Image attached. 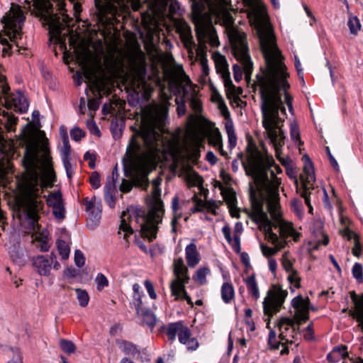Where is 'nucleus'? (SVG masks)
Masks as SVG:
<instances>
[{
	"label": "nucleus",
	"instance_id": "nucleus-37",
	"mask_svg": "<svg viewBox=\"0 0 363 363\" xmlns=\"http://www.w3.org/2000/svg\"><path fill=\"white\" fill-rule=\"evenodd\" d=\"M150 5L152 14L155 16H163L167 10L169 0H151Z\"/></svg>",
	"mask_w": 363,
	"mask_h": 363
},
{
	"label": "nucleus",
	"instance_id": "nucleus-12",
	"mask_svg": "<svg viewBox=\"0 0 363 363\" xmlns=\"http://www.w3.org/2000/svg\"><path fill=\"white\" fill-rule=\"evenodd\" d=\"M301 324L294 318H281L277 323L279 331V341L277 340L276 333L274 330H270L268 337L269 344L274 349H278L279 345L281 344L284 347L281 350V354H288L289 348L286 345H292L296 342Z\"/></svg>",
	"mask_w": 363,
	"mask_h": 363
},
{
	"label": "nucleus",
	"instance_id": "nucleus-33",
	"mask_svg": "<svg viewBox=\"0 0 363 363\" xmlns=\"http://www.w3.org/2000/svg\"><path fill=\"white\" fill-rule=\"evenodd\" d=\"M116 343L119 349L126 355L135 357L136 355H140V350L138 345H135L132 342L117 339Z\"/></svg>",
	"mask_w": 363,
	"mask_h": 363
},
{
	"label": "nucleus",
	"instance_id": "nucleus-51",
	"mask_svg": "<svg viewBox=\"0 0 363 363\" xmlns=\"http://www.w3.org/2000/svg\"><path fill=\"white\" fill-rule=\"evenodd\" d=\"M188 182L190 186L201 188L203 183V178L198 174H192L188 176Z\"/></svg>",
	"mask_w": 363,
	"mask_h": 363
},
{
	"label": "nucleus",
	"instance_id": "nucleus-36",
	"mask_svg": "<svg viewBox=\"0 0 363 363\" xmlns=\"http://www.w3.org/2000/svg\"><path fill=\"white\" fill-rule=\"evenodd\" d=\"M220 296L225 303H230L235 297V289L230 282H224L220 289Z\"/></svg>",
	"mask_w": 363,
	"mask_h": 363
},
{
	"label": "nucleus",
	"instance_id": "nucleus-19",
	"mask_svg": "<svg viewBox=\"0 0 363 363\" xmlns=\"http://www.w3.org/2000/svg\"><path fill=\"white\" fill-rule=\"evenodd\" d=\"M21 137L22 143L26 147L24 162L28 166H32L38 157L40 139L38 134L33 130H23Z\"/></svg>",
	"mask_w": 363,
	"mask_h": 363
},
{
	"label": "nucleus",
	"instance_id": "nucleus-46",
	"mask_svg": "<svg viewBox=\"0 0 363 363\" xmlns=\"http://www.w3.org/2000/svg\"><path fill=\"white\" fill-rule=\"evenodd\" d=\"M347 26L351 34L357 35L360 30L361 24L357 16H350L348 19Z\"/></svg>",
	"mask_w": 363,
	"mask_h": 363
},
{
	"label": "nucleus",
	"instance_id": "nucleus-61",
	"mask_svg": "<svg viewBox=\"0 0 363 363\" xmlns=\"http://www.w3.org/2000/svg\"><path fill=\"white\" fill-rule=\"evenodd\" d=\"M70 135L74 140L79 141L85 136V133L79 128H74L71 130Z\"/></svg>",
	"mask_w": 363,
	"mask_h": 363
},
{
	"label": "nucleus",
	"instance_id": "nucleus-16",
	"mask_svg": "<svg viewBox=\"0 0 363 363\" xmlns=\"http://www.w3.org/2000/svg\"><path fill=\"white\" fill-rule=\"evenodd\" d=\"M157 60L162 63L163 74L168 81L170 89L174 93H179L184 89L186 80H189L181 65H171L172 59H164L162 55L157 56Z\"/></svg>",
	"mask_w": 363,
	"mask_h": 363
},
{
	"label": "nucleus",
	"instance_id": "nucleus-42",
	"mask_svg": "<svg viewBox=\"0 0 363 363\" xmlns=\"http://www.w3.org/2000/svg\"><path fill=\"white\" fill-rule=\"evenodd\" d=\"M138 315L142 316L144 324H146L151 328H153L155 325L157 319L152 311L150 310L143 311L142 309Z\"/></svg>",
	"mask_w": 363,
	"mask_h": 363
},
{
	"label": "nucleus",
	"instance_id": "nucleus-57",
	"mask_svg": "<svg viewBox=\"0 0 363 363\" xmlns=\"http://www.w3.org/2000/svg\"><path fill=\"white\" fill-rule=\"evenodd\" d=\"M352 252L353 255L357 257H359L362 253V247L357 235H354V247L352 250Z\"/></svg>",
	"mask_w": 363,
	"mask_h": 363
},
{
	"label": "nucleus",
	"instance_id": "nucleus-26",
	"mask_svg": "<svg viewBox=\"0 0 363 363\" xmlns=\"http://www.w3.org/2000/svg\"><path fill=\"white\" fill-rule=\"evenodd\" d=\"M173 274L174 279L173 280L182 282H189L190 277L187 267L184 264L182 257H178L173 262Z\"/></svg>",
	"mask_w": 363,
	"mask_h": 363
},
{
	"label": "nucleus",
	"instance_id": "nucleus-60",
	"mask_svg": "<svg viewBox=\"0 0 363 363\" xmlns=\"http://www.w3.org/2000/svg\"><path fill=\"white\" fill-rule=\"evenodd\" d=\"M201 51L199 50L197 52V54L200 55V65L202 69V73L203 75H208V66L207 64V59L204 55H200Z\"/></svg>",
	"mask_w": 363,
	"mask_h": 363
},
{
	"label": "nucleus",
	"instance_id": "nucleus-11",
	"mask_svg": "<svg viewBox=\"0 0 363 363\" xmlns=\"http://www.w3.org/2000/svg\"><path fill=\"white\" fill-rule=\"evenodd\" d=\"M25 21V16L21 6L12 4L9 11L6 13L1 20L3 29L0 32V43L4 47L2 49V55H10V41L16 43V40L21 38L22 26Z\"/></svg>",
	"mask_w": 363,
	"mask_h": 363
},
{
	"label": "nucleus",
	"instance_id": "nucleus-55",
	"mask_svg": "<svg viewBox=\"0 0 363 363\" xmlns=\"http://www.w3.org/2000/svg\"><path fill=\"white\" fill-rule=\"evenodd\" d=\"M143 296V294L138 295V294L133 296L132 304L133 305L134 308H135V311H136V313L138 315L140 314V311L143 309V308H142V305H143L142 297Z\"/></svg>",
	"mask_w": 363,
	"mask_h": 363
},
{
	"label": "nucleus",
	"instance_id": "nucleus-15",
	"mask_svg": "<svg viewBox=\"0 0 363 363\" xmlns=\"http://www.w3.org/2000/svg\"><path fill=\"white\" fill-rule=\"evenodd\" d=\"M191 201L193 202L194 206L189 209L190 214L198 212H207L214 216L217 215L216 210L219 207V203L215 200L203 201L195 194L191 200L183 201L179 203L178 197L175 196L172 201V208L174 212V218L171 221L172 232H176L177 220L182 217V213H179L178 211L179 208L186 206Z\"/></svg>",
	"mask_w": 363,
	"mask_h": 363
},
{
	"label": "nucleus",
	"instance_id": "nucleus-9",
	"mask_svg": "<svg viewBox=\"0 0 363 363\" xmlns=\"http://www.w3.org/2000/svg\"><path fill=\"white\" fill-rule=\"evenodd\" d=\"M129 61L130 69L125 77V88L135 93L138 99L147 101L153 91V87L146 77L145 54L138 51L130 57Z\"/></svg>",
	"mask_w": 363,
	"mask_h": 363
},
{
	"label": "nucleus",
	"instance_id": "nucleus-30",
	"mask_svg": "<svg viewBox=\"0 0 363 363\" xmlns=\"http://www.w3.org/2000/svg\"><path fill=\"white\" fill-rule=\"evenodd\" d=\"M185 258L190 268L195 267L201 261V255L194 240L185 247Z\"/></svg>",
	"mask_w": 363,
	"mask_h": 363
},
{
	"label": "nucleus",
	"instance_id": "nucleus-22",
	"mask_svg": "<svg viewBox=\"0 0 363 363\" xmlns=\"http://www.w3.org/2000/svg\"><path fill=\"white\" fill-rule=\"evenodd\" d=\"M243 232V226L241 222H237L233 228V237L231 236L232 230L229 225L226 224L222 228V233L223 236L231 247L233 250L236 253H240L241 251L240 238Z\"/></svg>",
	"mask_w": 363,
	"mask_h": 363
},
{
	"label": "nucleus",
	"instance_id": "nucleus-14",
	"mask_svg": "<svg viewBox=\"0 0 363 363\" xmlns=\"http://www.w3.org/2000/svg\"><path fill=\"white\" fill-rule=\"evenodd\" d=\"M43 192V186L38 184V179L35 178L26 183L24 192L23 203L25 205L26 215L30 220V225L33 230L39 229L38 219L39 212L43 210V201L40 194Z\"/></svg>",
	"mask_w": 363,
	"mask_h": 363
},
{
	"label": "nucleus",
	"instance_id": "nucleus-44",
	"mask_svg": "<svg viewBox=\"0 0 363 363\" xmlns=\"http://www.w3.org/2000/svg\"><path fill=\"white\" fill-rule=\"evenodd\" d=\"M56 244L57 250L59 252V254L62 257V259H68L70 253V248L67 243L64 240H60L57 242Z\"/></svg>",
	"mask_w": 363,
	"mask_h": 363
},
{
	"label": "nucleus",
	"instance_id": "nucleus-27",
	"mask_svg": "<svg viewBox=\"0 0 363 363\" xmlns=\"http://www.w3.org/2000/svg\"><path fill=\"white\" fill-rule=\"evenodd\" d=\"M351 299L354 304V309L350 311V315L359 323V326L363 330V294L357 296L354 291L351 293Z\"/></svg>",
	"mask_w": 363,
	"mask_h": 363
},
{
	"label": "nucleus",
	"instance_id": "nucleus-41",
	"mask_svg": "<svg viewBox=\"0 0 363 363\" xmlns=\"http://www.w3.org/2000/svg\"><path fill=\"white\" fill-rule=\"evenodd\" d=\"M48 206L52 209L63 203L62 196L60 191L50 193L46 198Z\"/></svg>",
	"mask_w": 363,
	"mask_h": 363
},
{
	"label": "nucleus",
	"instance_id": "nucleus-17",
	"mask_svg": "<svg viewBox=\"0 0 363 363\" xmlns=\"http://www.w3.org/2000/svg\"><path fill=\"white\" fill-rule=\"evenodd\" d=\"M167 335L169 341L173 342L178 336L180 343L185 345L189 350H196L199 347V342L194 337H191L189 328L181 321L172 323L168 325Z\"/></svg>",
	"mask_w": 363,
	"mask_h": 363
},
{
	"label": "nucleus",
	"instance_id": "nucleus-8",
	"mask_svg": "<svg viewBox=\"0 0 363 363\" xmlns=\"http://www.w3.org/2000/svg\"><path fill=\"white\" fill-rule=\"evenodd\" d=\"M191 1V20L195 25L199 46L201 48L208 43L211 47H218L219 40L212 23V14L215 13L212 0Z\"/></svg>",
	"mask_w": 363,
	"mask_h": 363
},
{
	"label": "nucleus",
	"instance_id": "nucleus-56",
	"mask_svg": "<svg viewBox=\"0 0 363 363\" xmlns=\"http://www.w3.org/2000/svg\"><path fill=\"white\" fill-rule=\"evenodd\" d=\"M281 264H282L284 269L288 273L295 270L293 268V264H292L291 261L288 257L287 252H284V254L282 255Z\"/></svg>",
	"mask_w": 363,
	"mask_h": 363
},
{
	"label": "nucleus",
	"instance_id": "nucleus-64",
	"mask_svg": "<svg viewBox=\"0 0 363 363\" xmlns=\"http://www.w3.org/2000/svg\"><path fill=\"white\" fill-rule=\"evenodd\" d=\"M116 182L115 179L108 177L104 186V193H115Z\"/></svg>",
	"mask_w": 363,
	"mask_h": 363
},
{
	"label": "nucleus",
	"instance_id": "nucleus-49",
	"mask_svg": "<svg viewBox=\"0 0 363 363\" xmlns=\"http://www.w3.org/2000/svg\"><path fill=\"white\" fill-rule=\"evenodd\" d=\"M287 279L289 283L296 289H299L301 287V277H299L297 271L294 270L293 272L288 273Z\"/></svg>",
	"mask_w": 363,
	"mask_h": 363
},
{
	"label": "nucleus",
	"instance_id": "nucleus-47",
	"mask_svg": "<svg viewBox=\"0 0 363 363\" xmlns=\"http://www.w3.org/2000/svg\"><path fill=\"white\" fill-rule=\"evenodd\" d=\"M60 347L67 354H72L76 350V346L73 342L66 339H61L60 340Z\"/></svg>",
	"mask_w": 363,
	"mask_h": 363
},
{
	"label": "nucleus",
	"instance_id": "nucleus-31",
	"mask_svg": "<svg viewBox=\"0 0 363 363\" xmlns=\"http://www.w3.org/2000/svg\"><path fill=\"white\" fill-rule=\"evenodd\" d=\"M204 136L208 138V144L217 150L221 155L225 156L226 152L223 149L222 135L218 128L209 130L207 134L203 132Z\"/></svg>",
	"mask_w": 363,
	"mask_h": 363
},
{
	"label": "nucleus",
	"instance_id": "nucleus-45",
	"mask_svg": "<svg viewBox=\"0 0 363 363\" xmlns=\"http://www.w3.org/2000/svg\"><path fill=\"white\" fill-rule=\"evenodd\" d=\"M75 291L79 306L82 307H86L89 302V296L87 291L81 289H77Z\"/></svg>",
	"mask_w": 363,
	"mask_h": 363
},
{
	"label": "nucleus",
	"instance_id": "nucleus-23",
	"mask_svg": "<svg viewBox=\"0 0 363 363\" xmlns=\"http://www.w3.org/2000/svg\"><path fill=\"white\" fill-rule=\"evenodd\" d=\"M291 305L296 311L293 318L299 323H303L309 319L310 301L308 297L305 298L298 295L292 299Z\"/></svg>",
	"mask_w": 363,
	"mask_h": 363
},
{
	"label": "nucleus",
	"instance_id": "nucleus-43",
	"mask_svg": "<svg viewBox=\"0 0 363 363\" xmlns=\"http://www.w3.org/2000/svg\"><path fill=\"white\" fill-rule=\"evenodd\" d=\"M34 241L40 242L39 248L41 252H48L50 247L48 242L46 236H43L41 233L36 232L33 235Z\"/></svg>",
	"mask_w": 363,
	"mask_h": 363
},
{
	"label": "nucleus",
	"instance_id": "nucleus-54",
	"mask_svg": "<svg viewBox=\"0 0 363 363\" xmlns=\"http://www.w3.org/2000/svg\"><path fill=\"white\" fill-rule=\"evenodd\" d=\"M291 208L296 212V213L301 217L303 215V205L302 202L298 199H294L291 201Z\"/></svg>",
	"mask_w": 363,
	"mask_h": 363
},
{
	"label": "nucleus",
	"instance_id": "nucleus-39",
	"mask_svg": "<svg viewBox=\"0 0 363 363\" xmlns=\"http://www.w3.org/2000/svg\"><path fill=\"white\" fill-rule=\"evenodd\" d=\"M211 274V269L208 267H201L195 272L194 279L201 285L206 283V277Z\"/></svg>",
	"mask_w": 363,
	"mask_h": 363
},
{
	"label": "nucleus",
	"instance_id": "nucleus-7",
	"mask_svg": "<svg viewBox=\"0 0 363 363\" xmlns=\"http://www.w3.org/2000/svg\"><path fill=\"white\" fill-rule=\"evenodd\" d=\"M56 4L58 13H53V4L50 0H24L26 3L33 5L40 13V15L45 18L50 26V38H54L56 43L59 44L60 50L64 53V57L66 55L65 39L62 36V31L65 27H69L72 18L66 13L65 0H53Z\"/></svg>",
	"mask_w": 363,
	"mask_h": 363
},
{
	"label": "nucleus",
	"instance_id": "nucleus-52",
	"mask_svg": "<svg viewBox=\"0 0 363 363\" xmlns=\"http://www.w3.org/2000/svg\"><path fill=\"white\" fill-rule=\"evenodd\" d=\"M352 275L359 283L363 282L362 266L359 263H355L352 269Z\"/></svg>",
	"mask_w": 363,
	"mask_h": 363
},
{
	"label": "nucleus",
	"instance_id": "nucleus-18",
	"mask_svg": "<svg viewBox=\"0 0 363 363\" xmlns=\"http://www.w3.org/2000/svg\"><path fill=\"white\" fill-rule=\"evenodd\" d=\"M288 295V291L281 286L274 285L267 293L263 301V311L264 315L270 317L278 313Z\"/></svg>",
	"mask_w": 363,
	"mask_h": 363
},
{
	"label": "nucleus",
	"instance_id": "nucleus-5",
	"mask_svg": "<svg viewBox=\"0 0 363 363\" xmlns=\"http://www.w3.org/2000/svg\"><path fill=\"white\" fill-rule=\"evenodd\" d=\"M160 194L161 190L156 184L152 189V196L149 203L150 209L147 215H145L143 211L139 209L133 210L131 212L128 210V212L122 213L119 229L125 233L124 239L133 234V227H139L142 236L150 241L156 238L158 225L162 222L164 213Z\"/></svg>",
	"mask_w": 363,
	"mask_h": 363
},
{
	"label": "nucleus",
	"instance_id": "nucleus-2",
	"mask_svg": "<svg viewBox=\"0 0 363 363\" xmlns=\"http://www.w3.org/2000/svg\"><path fill=\"white\" fill-rule=\"evenodd\" d=\"M162 119L155 111H143L139 130L132 135L123 159L124 168L133 176L155 169L162 155Z\"/></svg>",
	"mask_w": 363,
	"mask_h": 363
},
{
	"label": "nucleus",
	"instance_id": "nucleus-38",
	"mask_svg": "<svg viewBox=\"0 0 363 363\" xmlns=\"http://www.w3.org/2000/svg\"><path fill=\"white\" fill-rule=\"evenodd\" d=\"M347 356V347L342 345L333 348L332 352L327 355V359L330 362H335L344 359Z\"/></svg>",
	"mask_w": 363,
	"mask_h": 363
},
{
	"label": "nucleus",
	"instance_id": "nucleus-28",
	"mask_svg": "<svg viewBox=\"0 0 363 363\" xmlns=\"http://www.w3.org/2000/svg\"><path fill=\"white\" fill-rule=\"evenodd\" d=\"M176 29L185 48H192L194 43L190 26L184 21H179L177 24Z\"/></svg>",
	"mask_w": 363,
	"mask_h": 363
},
{
	"label": "nucleus",
	"instance_id": "nucleus-3",
	"mask_svg": "<svg viewBox=\"0 0 363 363\" xmlns=\"http://www.w3.org/2000/svg\"><path fill=\"white\" fill-rule=\"evenodd\" d=\"M242 164L246 175L252 179L249 184L252 208H255V204L263 208V201H265L271 216L277 217L280 209L279 187L281 181L276 174L281 173V168L275 164L273 157L264 147L262 151L257 147L248 148L246 160H242Z\"/></svg>",
	"mask_w": 363,
	"mask_h": 363
},
{
	"label": "nucleus",
	"instance_id": "nucleus-10",
	"mask_svg": "<svg viewBox=\"0 0 363 363\" xmlns=\"http://www.w3.org/2000/svg\"><path fill=\"white\" fill-rule=\"evenodd\" d=\"M222 18L223 23L226 27L233 55L241 64L245 75V79L249 82L253 69V65L249 55L246 34L233 26V18L229 13L223 12L222 13Z\"/></svg>",
	"mask_w": 363,
	"mask_h": 363
},
{
	"label": "nucleus",
	"instance_id": "nucleus-13",
	"mask_svg": "<svg viewBox=\"0 0 363 363\" xmlns=\"http://www.w3.org/2000/svg\"><path fill=\"white\" fill-rule=\"evenodd\" d=\"M190 107L195 114L189 115L185 127L184 138L194 147V156L199 155V148L202 146L204 139L202 128L198 113L202 111V104L199 99L192 96L190 99Z\"/></svg>",
	"mask_w": 363,
	"mask_h": 363
},
{
	"label": "nucleus",
	"instance_id": "nucleus-40",
	"mask_svg": "<svg viewBox=\"0 0 363 363\" xmlns=\"http://www.w3.org/2000/svg\"><path fill=\"white\" fill-rule=\"evenodd\" d=\"M225 128L228 135L229 147L230 149H233L237 144V137L235 133L233 121H229L228 123H225Z\"/></svg>",
	"mask_w": 363,
	"mask_h": 363
},
{
	"label": "nucleus",
	"instance_id": "nucleus-58",
	"mask_svg": "<svg viewBox=\"0 0 363 363\" xmlns=\"http://www.w3.org/2000/svg\"><path fill=\"white\" fill-rule=\"evenodd\" d=\"M89 182L94 189H99L101 186L99 174L97 172H94L90 176Z\"/></svg>",
	"mask_w": 363,
	"mask_h": 363
},
{
	"label": "nucleus",
	"instance_id": "nucleus-21",
	"mask_svg": "<svg viewBox=\"0 0 363 363\" xmlns=\"http://www.w3.org/2000/svg\"><path fill=\"white\" fill-rule=\"evenodd\" d=\"M303 174V191L301 193V196L304 199L306 204L308 206L309 213H312L313 207L311 204L309 197L311 194V190L315 189L313 184L315 182V177L312 162L309 158H307V162L304 165Z\"/></svg>",
	"mask_w": 363,
	"mask_h": 363
},
{
	"label": "nucleus",
	"instance_id": "nucleus-59",
	"mask_svg": "<svg viewBox=\"0 0 363 363\" xmlns=\"http://www.w3.org/2000/svg\"><path fill=\"white\" fill-rule=\"evenodd\" d=\"M55 181V174L52 169L48 170L44 174L43 184L45 186H52Z\"/></svg>",
	"mask_w": 363,
	"mask_h": 363
},
{
	"label": "nucleus",
	"instance_id": "nucleus-20",
	"mask_svg": "<svg viewBox=\"0 0 363 363\" xmlns=\"http://www.w3.org/2000/svg\"><path fill=\"white\" fill-rule=\"evenodd\" d=\"M212 58L214 61L215 66L218 72L220 73L225 87L227 94L238 95L240 93L241 89L236 88L230 77L228 69V63L224 55L218 52H213Z\"/></svg>",
	"mask_w": 363,
	"mask_h": 363
},
{
	"label": "nucleus",
	"instance_id": "nucleus-34",
	"mask_svg": "<svg viewBox=\"0 0 363 363\" xmlns=\"http://www.w3.org/2000/svg\"><path fill=\"white\" fill-rule=\"evenodd\" d=\"M243 281L246 285L248 294L255 301H257L260 296V294L255 274H252L250 276L244 278Z\"/></svg>",
	"mask_w": 363,
	"mask_h": 363
},
{
	"label": "nucleus",
	"instance_id": "nucleus-48",
	"mask_svg": "<svg viewBox=\"0 0 363 363\" xmlns=\"http://www.w3.org/2000/svg\"><path fill=\"white\" fill-rule=\"evenodd\" d=\"M290 135L291 140L296 143L301 144V138H300V132L299 127L296 122L293 121L290 124Z\"/></svg>",
	"mask_w": 363,
	"mask_h": 363
},
{
	"label": "nucleus",
	"instance_id": "nucleus-53",
	"mask_svg": "<svg viewBox=\"0 0 363 363\" xmlns=\"http://www.w3.org/2000/svg\"><path fill=\"white\" fill-rule=\"evenodd\" d=\"M54 217L59 220H62L65 218V208L64 203L55 206L52 209Z\"/></svg>",
	"mask_w": 363,
	"mask_h": 363
},
{
	"label": "nucleus",
	"instance_id": "nucleus-32",
	"mask_svg": "<svg viewBox=\"0 0 363 363\" xmlns=\"http://www.w3.org/2000/svg\"><path fill=\"white\" fill-rule=\"evenodd\" d=\"M113 1V10L117 11L118 9L125 12L130 7L133 11H138L141 7L140 0H111Z\"/></svg>",
	"mask_w": 363,
	"mask_h": 363
},
{
	"label": "nucleus",
	"instance_id": "nucleus-63",
	"mask_svg": "<svg viewBox=\"0 0 363 363\" xmlns=\"http://www.w3.org/2000/svg\"><path fill=\"white\" fill-rule=\"evenodd\" d=\"M144 285L145 286V289L150 296V297L155 300L157 298V294L155 291V288L153 286V284L150 280H145Z\"/></svg>",
	"mask_w": 363,
	"mask_h": 363
},
{
	"label": "nucleus",
	"instance_id": "nucleus-1",
	"mask_svg": "<svg viewBox=\"0 0 363 363\" xmlns=\"http://www.w3.org/2000/svg\"><path fill=\"white\" fill-rule=\"evenodd\" d=\"M241 1L249 9L247 16L257 30L266 63V69L256 75L254 83L255 89H258L260 94L261 107H284L281 91L286 106L293 107V98L287 92L290 87L287 81L289 74L282 61L283 57L266 11L258 4V0Z\"/></svg>",
	"mask_w": 363,
	"mask_h": 363
},
{
	"label": "nucleus",
	"instance_id": "nucleus-4",
	"mask_svg": "<svg viewBox=\"0 0 363 363\" xmlns=\"http://www.w3.org/2000/svg\"><path fill=\"white\" fill-rule=\"evenodd\" d=\"M250 216L252 220L255 222L259 229L264 233L267 241L274 245L272 247L260 243L262 255L269 259L285 247L287 238H292L295 242H297L301 237V233L294 228L292 223L280 218L279 211L277 217L272 216L274 220V222L272 223L263 208L259 204H255V208H251Z\"/></svg>",
	"mask_w": 363,
	"mask_h": 363
},
{
	"label": "nucleus",
	"instance_id": "nucleus-62",
	"mask_svg": "<svg viewBox=\"0 0 363 363\" xmlns=\"http://www.w3.org/2000/svg\"><path fill=\"white\" fill-rule=\"evenodd\" d=\"M74 262L75 264L79 267H82L85 263V257L84 254L79 250H75Z\"/></svg>",
	"mask_w": 363,
	"mask_h": 363
},
{
	"label": "nucleus",
	"instance_id": "nucleus-25",
	"mask_svg": "<svg viewBox=\"0 0 363 363\" xmlns=\"http://www.w3.org/2000/svg\"><path fill=\"white\" fill-rule=\"evenodd\" d=\"M188 283L172 280L170 284L171 295L174 301L185 300L191 307H193L194 303L185 289V285Z\"/></svg>",
	"mask_w": 363,
	"mask_h": 363
},
{
	"label": "nucleus",
	"instance_id": "nucleus-24",
	"mask_svg": "<svg viewBox=\"0 0 363 363\" xmlns=\"http://www.w3.org/2000/svg\"><path fill=\"white\" fill-rule=\"evenodd\" d=\"M60 136L62 141V146L60 147V156L67 175L71 179L74 174L71 164V146L69 145L67 133L62 128H60Z\"/></svg>",
	"mask_w": 363,
	"mask_h": 363
},
{
	"label": "nucleus",
	"instance_id": "nucleus-29",
	"mask_svg": "<svg viewBox=\"0 0 363 363\" xmlns=\"http://www.w3.org/2000/svg\"><path fill=\"white\" fill-rule=\"evenodd\" d=\"M32 262L35 270L39 275L45 277L50 275L52 268L50 259L43 255H38L33 257Z\"/></svg>",
	"mask_w": 363,
	"mask_h": 363
},
{
	"label": "nucleus",
	"instance_id": "nucleus-35",
	"mask_svg": "<svg viewBox=\"0 0 363 363\" xmlns=\"http://www.w3.org/2000/svg\"><path fill=\"white\" fill-rule=\"evenodd\" d=\"M85 204V209L89 212V217L93 221H99L101 218V211L97 207L95 208L96 198L89 200L88 198L84 200Z\"/></svg>",
	"mask_w": 363,
	"mask_h": 363
},
{
	"label": "nucleus",
	"instance_id": "nucleus-6",
	"mask_svg": "<svg viewBox=\"0 0 363 363\" xmlns=\"http://www.w3.org/2000/svg\"><path fill=\"white\" fill-rule=\"evenodd\" d=\"M6 77L0 74V105L7 109H12L19 113L27 111L29 104L25 96L19 91L14 93H9V87L5 83ZM17 118L9 114L0 107V125H4L8 132L15 130ZM2 128L0 125V178L6 173L5 168V152L2 148L3 136L1 135ZM3 217L0 210V219Z\"/></svg>",
	"mask_w": 363,
	"mask_h": 363
},
{
	"label": "nucleus",
	"instance_id": "nucleus-50",
	"mask_svg": "<svg viewBox=\"0 0 363 363\" xmlns=\"http://www.w3.org/2000/svg\"><path fill=\"white\" fill-rule=\"evenodd\" d=\"M95 282L96 284V289L98 291H102L105 287L108 286V280L106 277L102 274L99 273L95 279Z\"/></svg>",
	"mask_w": 363,
	"mask_h": 363
}]
</instances>
